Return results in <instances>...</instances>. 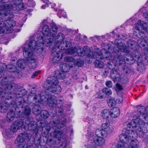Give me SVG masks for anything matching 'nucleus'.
Segmentation results:
<instances>
[{"mask_svg":"<svg viewBox=\"0 0 148 148\" xmlns=\"http://www.w3.org/2000/svg\"><path fill=\"white\" fill-rule=\"evenodd\" d=\"M101 115L103 118L108 119L110 116V111L107 109H104L101 111Z\"/></svg>","mask_w":148,"mask_h":148,"instance_id":"nucleus-33","label":"nucleus"},{"mask_svg":"<svg viewBox=\"0 0 148 148\" xmlns=\"http://www.w3.org/2000/svg\"><path fill=\"white\" fill-rule=\"evenodd\" d=\"M44 3H45L47 4L46 5H42L41 7V8L42 9H45L46 7L49 6V4L50 3L51 4V3L49 2L48 0H42Z\"/></svg>","mask_w":148,"mask_h":148,"instance_id":"nucleus-43","label":"nucleus"},{"mask_svg":"<svg viewBox=\"0 0 148 148\" xmlns=\"http://www.w3.org/2000/svg\"><path fill=\"white\" fill-rule=\"evenodd\" d=\"M66 141L64 140V141L60 145V148H66Z\"/></svg>","mask_w":148,"mask_h":148,"instance_id":"nucleus-47","label":"nucleus"},{"mask_svg":"<svg viewBox=\"0 0 148 148\" xmlns=\"http://www.w3.org/2000/svg\"><path fill=\"white\" fill-rule=\"evenodd\" d=\"M118 38L116 39L114 41L115 44L117 47V49L115 48L112 49L114 52L112 51L114 55L120 56V53L119 52H122L125 53L127 57L134 58L138 60H140V61H142V58L139 55V53L138 52V46H136L134 41L131 40H128L126 42L128 46L134 50L133 51L131 52L130 51L129 49L126 46L125 43L123 42L124 39L123 35H119L118 36Z\"/></svg>","mask_w":148,"mask_h":148,"instance_id":"nucleus-6","label":"nucleus"},{"mask_svg":"<svg viewBox=\"0 0 148 148\" xmlns=\"http://www.w3.org/2000/svg\"><path fill=\"white\" fill-rule=\"evenodd\" d=\"M134 138H132L130 143V145L131 148H138L139 142L137 140Z\"/></svg>","mask_w":148,"mask_h":148,"instance_id":"nucleus-32","label":"nucleus"},{"mask_svg":"<svg viewBox=\"0 0 148 148\" xmlns=\"http://www.w3.org/2000/svg\"><path fill=\"white\" fill-rule=\"evenodd\" d=\"M123 100V99L122 96H119L116 99V102L117 103H120L122 102Z\"/></svg>","mask_w":148,"mask_h":148,"instance_id":"nucleus-44","label":"nucleus"},{"mask_svg":"<svg viewBox=\"0 0 148 148\" xmlns=\"http://www.w3.org/2000/svg\"><path fill=\"white\" fill-rule=\"evenodd\" d=\"M47 20H44L43 21L42 23H45L47 22Z\"/></svg>","mask_w":148,"mask_h":148,"instance_id":"nucleus-58","label":"nucleus"},{"mask_svg":"<svg viewBox=\"0 0 148 148\" xmlns=\"http://www.w3.org/2000/svg\"><path fill=\"white\" fill-rule=\"evenodd\" d=\"M36 58H32V59L28 60V65L29 67L31 69H34L36 67Z\"/></svg>","mask_w":148,"mask_h":148,"instance_id":"nucleus-28","label":"nucleus"},{"mask_svg":"<svg viewBox=\"0 0 148 148\" xmlns=\"http://www.w3.org/2000/svg\"><path fill=\"white\" fill-rule=\"evenodd\" d=\"M110 116L113 118L117 117L120 115V110L118 108L114 107L110 111Z\"/></svg>","mask_w":148,"mask_h":148,"instance_id":"nucleus-25","label":"nucleus"},{"mask_svg":"<svg viewBox=\"0 0 148 148\" xmlns=\"http://www.w3.org/2000/svg\"><path fill=\"white\" fill-rule=\"evenodd\" d=\"M23 55L24 57L28 59V60L36 57L34 55L32 50L27 47V44H25L23 47Z\"/></svg>","mask_w":148,"mask_h":148,"instance_id":"nucleus-18","label":"nucleus"},{"mask_svg":"<svg viewBox=\"0 0 148 148\" xmlns=\"http://www.w3.org/2000/svg\"><path fill=\"white\" fill-rule=\"evenodd\" d=\"M76 47H72L70 49H67L66 51V53L68 54H72L75 53Z\"/></svg>","mask_w":148,"mask_h":148,"instance_id":"nucleus-37","label":"nucleus"},{"mask_svg":"<svg viewBox=\"0 0 148 148\" xmlns=\"http://www.w3.org/2000/svg\"><path fill=\"white\" fill-rule=\"evenodd\" d=\"M58 16L60 18H61L62 17L66 18V12H64V10H60L58 11Z\"/></svg>","mask_w":148,"mask_h":148,"instance_id":"nucleus-36","label":"nucleus"},{"mask_svg":"<svg viewBox=\"0 0 148 148\" xmlns=\"http://www.w3.org/2000/svg\"><path fill=\"white\" fill-rule=\"evenodd\" d=\"M135 21L134 20V18H132L126 21L124 24V25H133L134 23V22Z\"/></svg>","mask_w":148,"mask_h":148,"instance_id":"nucleus-40","label":"nucleus"},{"mask_svg":"<svg viewBox=\"0 0 148 148\" xmlns=\"http://www.w3.org/2000/svg\"><path fill=\"white\" fill-rule=\"evenodd\" d=\"M127 129L125 132L119 136V140L121 143L127 144L132 138H135L137 136H143L144 133L148 132V124L145 123L136 112L134 114V118L130 122H126Z\"/></svg>","mask_w":148,"mask_h":148,"instance_id":"nucleus-3","label":"nucleus"},{"mask_svg":"<svg viewBox=\"0 0 148 148\" xmlns=\"http://www.w3.org/2000/svg\"><path fill=\"white\" fill-rule=\"evenodd\" d=\"M5 120H2L1 121H0V125L1 126L3 125V124L5 123Z\"/></svg>","mask_w":148,"mask_h":148,"instance_id":"nucleus-53","label":"nucleus"},{"mask_svg":"<svg viewBox=\"0 0 148 148\" xmlns=\"http://www.w3.org/2000/svg\"><path fill=\"white\" fill-rule=\"evenodd\" d=\"M51 115V114H50ZM53 121H51L45 127V130L43 129L42 133L44 137H46L49 134L47 137V143L50 147H54V148H59L54 147L55 145L57 144L56 139L59 141L62 136V133L59 130L61 128L64 127L65 124L66 119L64 118L59 119L56 114V112L51 116Z\"/></svg>","mask_w":148,"mask_h":148,"instance_id":"nucleus-4","label":"nucleus"},{"mask_svg":"<svg viewBox=\"0 0 148 148\" xmlns=\"http://www.w3.org/2000/svg\"><path fill=\"white\" fill-rule=\"evenodd\" d=\"M145 8H143L142 9H141L140 10V11H143V10H145Z\"/></svg>","mask_w":148,"mask_h":148,"instance_id":"nucleus-59","label":"nucleus"},{"mask_svg":"<svg viewBox=\"0 0 148 148\" xmlns=\"http://www.w3.org/2000/svg\"><path fill=\"white\" fill-rule=\"evenodd\" d=\"M23 25L22 24H21L20 26L21 27H22L23 26Z\"/></svg>","mask_w":148,"mask_h":148,"instance_id":"nucleus-61","label":"nucleus"},{"mask_svg":"<svg viewBox=\"0 0 148 148\" xmlns=\"http://www.w3.org/2000/svg\"><path fill=\"white\" fill-rule=\"evenodd\" d=\"M135 60H137L138 62H141L140 60H138L134 58L128 57L115 55L112 61L108 62L107 65L108 67L112 70L110 72V76L112 80L114 82H121L125 83L127 82L128 79L126 77H123L120 75L117 70L118 65L121 66L123 68L124 71L126 73L130 72V69L126 66V64L131 65Z\"/></svg>","mask_w":148,"mask_h":148,"instance_id":"nucleus-5","label":"nucleus"},{"mask_svg":"<svg viewBox=\"0 0 148 148\" xmlns=\"http://www.w3.org/2000/svg\"><path fill=\"white\" fill-rule=\"evenodd\" d=\"M134 34H135L136 35V36H138V35L136 34H135V33H134Z\"/></svg>","mask_w":148,"mask_h":148,"instance_id":"nucleus-63","label":"nucleus"},{"mask_svg":"<svg viewBox=\"0 0 148 148\" xmlns=\"http://www.w3.org/2000/svg\"><path fill=\"white\" fill-rule=\"evenodd\" d=\"M27 147L26 145H24L23 144L21 145H19L18 148H25L26 147ZM29 148H33V146H29Z\"/></svg>","mask_w":148,"mask_h":148,"instance_id":"nucleus-49","label":"nucleus"},{"mask_svg":"<svg viewBox=\"0 0 148 148\" xmlns=\"http://www.w3.org/2000/svg\"><path fill=\"white\" fill-rule=\"evenodd\" d=\"M106 86L109 88H111L112 86V83L111 81H107L106 82Z\"/></svg>","mask_w":148,"mask_h":148,"instance_id":"nucleus-46","label":"nucleus"},{"mask_svg":"<svg viewBox=\"0 0 148 148\" xmlns=\"http://www.w3.org/2000/svg\"><path fill=\"white\" fill-rule=\"evenodd\" d=\"M11 130V129H6L5 131H3L2 132V134L3 136V137H4L5 139H4V140L6 142L5 144L6 145H7V146L6 147V148H13V144H12V143H11L10 144H8V143H9V140H10V139L12 137V135H13V134L14 133L12 134V136L11 137H9L8 136H7V137H5L3 135V132H5L7 130Z\"/></svg>","mask_w":148,"mask_h":148,"instance_id":"nucleus-27","label":"nucleus"},{"mask_svg":"<svg viewBox=\"0 0 148 148\" xmlns=\"http://www.w3.org/2000/svg\"><path fill=\"white\" fill-rule=\"evenodd\" d=\"M42 32L44 36L43 37H40V42H45L47 41L46 42H49V40L51 39V36L53 34H52L51 31H50L49 26L46 25L44 26L42 29Z\"/></svg>","mask_w":148,"mask_h":148,"instance_id":"nucleus-17","label":"nucleus"},{"mask_svg":"<svg viewBox=\"0 0 148 148\" xmlns=\"http://www.w3.org/2000/svg\"><path fill=\"white\" fill-rule=\"evenodd\" d=\"M40 113L41 117L43 119H46L49 117V114L47 111L46 110H41Z\"/></svg>","mask_w":148,"mask_h":148,"instance_id":"nucleus-35","label":"nucleus"},{"mask_svg":"<svg viewBox=\"0 0 148 148\" xmlns=\"http://www.w3.org/2000/svg\"><path fill=\"white\" fill-rule=\"evenodd\" d=\"M116 102V101L113 98L111 97H108V104L109 106L112 107L113 106L115 105Z\"/></svg>","mask_w":148,"mask_h":148,"instance_id":"nucleus-34","label":"nucleus"},{"mask_svg":"<svg viewBox=\"0 0 148 148\" xmlns=\"http://www.w3.org/2000/svg\"><path fill=\"white\" fill-rule=\"evenodd\" d=\"M139 38L137 40V44L138 46V49L139 47L143 48L145 50H148V38L145 37L144 33H140L139 34Z\"/></svg>","mask_w":148,"mask_h":148,"instance_id":"nucleus-16","label":"nucleus"},{"mask_svg":"<svg viewBox=\"0 0 148 148\" xmlns=\"http://www.w3.org/2000/svg\"><path fill=\"white\" fill-rule=\"evenodd\" d=\"M60 70L64 72H66L69 71L70 69V66L67 64H62L60 65Z\"/></svg>","mask_w":148,"mask_h":148,"instance_id":"nucleus-31","label":"nucleus"},{"mask_svg":"<svg viewBox=\"0 0 148 148\" xmlns=\"http://www.w3.org/2000/svg\"><path fill=\"white\" fill-rule=\"evenodd\" d=\"M62 90L61 86L57 84L53 86H50L47 89V90L55 94H59L60 93Z\"/></svg>","mask_w":148,"mask_h":148,"instance_id":"nucleus-24","label":"nucleus"},{"mask_svg":"<svg viewBox=\"0 0 148 148\" xmlns=\"http://www.w3.org/2000/svg\"><path fill=\"white\" fill-rule=\"evenodd\" d=\"M127 145L125 143H118L117 145V148H128Z\"/></svg>","mask_w":148,"mask_h":148,"instance_id":"nucleus-41","label":"nucleus"},{"mask_svg":"<svg viewBox=\"0 0 148 148\" xmlns=\"http://www.w3.org/2000/svg\"><path fill=\"white\" fill-rule=\"evenodd\" d=\"M77 64L79 66H82L83 65V62L82 61L80 60H78L77 62Z\"/></svg>","mask_w":148,"mask_h":148,"instance_id":"nucleus-51","label":"nucleus"},{"mask_svg":"<svg viewBox=\"0 0 148 148\" xmlns=\"http://www.w3.org/2000/svg\"><path fill=\"white\" fill-rule=\"evenodd\" d=\"M45 96L47 97V96H51L52 97H56V106H53V107H51V108H56V107H57L58 106H62V105H63V104L64 103V100L63 99H59L58 100V104L57 103V100L56 97L53 95H51L50 94H47L45 92Z\"/></svg>","mask_w":148,"mask_h":148,"instance_id":"nucleus-29","label":"nucleus"},{"mask_svg":"<svg viewBox=\"0 0 148 148\" xmlns=\"http://www.w3.org/2000/svg\"><path fill=\"white\" fill-rule=\"evenodd\" d=\"M56 76L57 78L60 79H63L65 78L66 75L65 73L64 72L62 71L61 72H60L59 74L56 75Z\"/></svg>","mask_w":148,"mask_h":148,"instance_id":"nucleus-39","label":"nucleus"},{"mask_svg":"<svg viewBox=\"0 0 148 148\" xmlns=\"http://www.w3.org/2000/svg\"><path fill=\"white\" fill-rule=\"evenodd\" d=\"M8 43V42H6V43H5V44H6V45H7V44Z\"/></svg>","mask_w":148,"mask_h":148,"instance_id":"nucleus-62","label":"nucleus"},{"mask_svg":"<svg viewBox=\"0 0 148 148\" xmlns=\"http://www.w3.org/2000/svg\"><path fill=\"white\" fill-rule=\"evenodd\" d=\"M56 48H57L53 47V48H51L53 49L52 51V56L53 57L52 59V62L53 63H58L62 59V57L61 53H60L59 51L55 50Z\"/></svg>","mask_w":148,"mask_h":148,"instance_id":"nucleus-20","label":"nucleus"},{"mask_svg":"<svg viewBox=\"0 0 148 148\" xmlns=\"http://www.w3.org/2000/svg\"><path fill=\"white\" fill-rule=\"evenodd\" d=\"M20 111H19L18 113H15L12 110L9 112L7 115V121L9 122H12L14 120L15 116L17 118L21 117L22 115L18 114H20Z\"/></svg>","mask_w":148,"mask_h":148,"instance_id":"nucleus-22","label":"nucleus"},{"mask_svg":"<svg viewBox=\"0 0 148 148\" xmlns=\"http://www.w3.org/2000/svg\"><path fill=\"white\" fill-rule=\"evenodd\" d=\"M45 92H42L40 95H35L34 93H32V97H31L33 98V100L32 103L35 105L33 108V112L36 115H39L41 111L40 104L42 106H46L48 105L50 107L56 106V97L50 95L45 96Z\"/></svg>","mask_w":148,"mask_h":148,"instance_id":"nucleus-8","label":"nucleus"},{"mask_svg":"<svg viewBox=\"0 0 148 148\" xmlns=\"http://www.w3.org/2000/svg\"><path fill=\"white\" fill-rule=\"evenodd\" d=\"M28 137V134L24 132L21 133L19 134L16 139V141L18 143H20L18 145V147L16 148H18L19 146L20 145L23 144L24 145H26L27 146L25 148H29V147L30 146H32V145L28 146L27 144H24L23 143L25 140Z\"/></svg>","mask_w":148,"mask_h":148,"instance_id":"nucleus-23","label":"nucleus"},{"mask_svg":"<svg viewBox=\"0 0 148 148\" xmlns=\"http://www.w3.org/2000/svg\"><path fill=\"white\" fill-rule=\"evenodd\" d=\"M12 0H0V2L3 3H6L8 2H10Z\"/></svg>","mask_w":148,"mask_h":148,"instance_id":"nucleus-52","label":"nucleus"},{"mask_svg":"<svg viewBox=\"0 0 148 148\" xmlns=\"http://www.w3.org/2000/svg\"><path fill=\"white\" fill-rule=\"evenodd\" d=\"M94 121H89V123L90 124H91L92 123H94Z\"/></svg>","mask_w":148,"mask_h":148,"instance_id":"nucleus-57","label":"nucleus"},{"mask_svg":"<svg viewBox=\"0 0 148 148\" xmlns=\"http://www.w3.org/2000/svg\"><path fill=\"white\" fill-rule=\"evenodd\" d=\"M122 87L121 85L118 83L116 84V87L115 89L116 91H119L122 90Z\"/></svg>","mask_w":148,"mask_h":148,"instance_id":"nucleus-45","label":"nucleus"},{"mask_svg":"<svg viewBox=\"0 0 148 148\" xmlns=\"http://www.w3.org/2000/svg\"><path fill=\"white\" fill-rule=\"evenodd\" d=\"M109 52L105 49H102L99 53L93 52L91 56H93L94 57L92 58H97L96 61L94 62L95 66L99 68H102L104 66V63L102 61L99 60V59H102L106 58L107 60H109L110 61H112L113 59L114 56L112 51L114 52L112 48L111 47L108 48Z\"/></svg>","mask_w":148,"mask_h":148,"instance_id":"nucleus-10","label":"nucleus"},{"mask_svg":"<svg viewBox=\"0 0 148 148\" xmlns=\"http://www.w3.org/2000/svg\"><path fill=\"white\" fill-rule=\"evenodd\" d=\"M40 39V38L39 37L37 42L34 40H30L27 44V47L32 50H34L39 54V55H40L43 50V45L46 46L45 43L47 41L45 42L43 41L41 42Z\"/></svg>","mask_w":148,"mask_h":148,"instance_id":"nucleus-12","label":"nucleus"},{"mask_svg":"<svg viewBox=\"0 0 148 148\" xmlns=\"http://www.w3.org/2000/svg\"><path fill=\"white\" fill-rule=\"evenodd\" d=\"M27 61L23 59H19L17 62V65L18 67L24 69L25 68Z\"/></svg>","mask_w":148,"mask_h":148,"instance_id":"nucleus-30","label":"nucleus"},{"mask_svg":"<svg viewBox=\"0 0 148 148\" xmlns=\"http://www.w3.org/2000/svg\"><path fill=\"white\" fill-rule=\"evenodd\" d=\"M56 108H58L59 110H58V112L60 114V115H61L63 112V109L62 106H58L56 107Z\"/></svg>","mask_w":148,"mask_h":148,"instance_id":"nucleus-48","label":"nucleus"},{"mask_svg":"<svg viewBox=\"0 0 148 148\" xmlns=\"http://www.w3.org/2000/svg\"><path fill=\"white\" fill-rule=\"evenodd\" d=\"M135 28L138 32L139 34L141 32L144 33L143 32H140V28L148 33V25L145 22L142 21L140 20L138 21L135 25Z\"/></svg>","mask_w":148,"mask_h":148,"instance_id":"nucleus-19","label":"nucleus"},{"mask_svg":"<svg viewBox=\"0 0 148 148\" xmlns=\"http://www.w3.org/2000/svg\"><path fill=\"white\" fill-rule=\"evenodd\" d=\"M17 59V58L16 57H14L11 60L12 61H15Z\"/></svg>","mask_w":148,"mask_h":148,"instance_id":"nucleus-56","label":"nucleus"},{"mask_svg":"<svg viewBox=\"0 0 148 148\" xmlns=\"http://www.w3.org/2000/svg\"><path fill=\"white\" fill-rule=\"evenodd\" d=\"M64 60L67 62H72L75 61V59L73 57L69 56H67L64 58Z\"/></svg>","mask_w":148,"mask_h":148,"instance_id":"nucleus-42","label":"nucleus"},{"mask_svg":"<svg viewBox=\"0 0 148 148\" xmlns=\"http://www.w3.org/2000/svg\"><path fill=\"white\" fill-rule=\"evenodd\" d=\"M47 82L49 84L52 85V86L57 84L58 82V79L55 76L48 77L47 78Z\"/></svg>","mask_w":148,"mask_h":148,"instance_id":"nucleus-26","label":"nucleus"},{"mask_svg":"<svg viewBox=\"0 0 148 148\" xmlns=\"http://www.w3.org/2000/svg\"><path fill=\"white\" fill-rule=\"evenodd\" d=\"M88 141L87 145H85V148H97L102 147L105 144V137L101 136V134L97 135L96 132H90L88 133Z\"/></svg>","mask_w":148,"mask_h":148,"instance_id":"nucleus-11","label":"nucleus"},{"mask_svg":"<svg viewBox=\"0 0 148 148\" xmlns=\"http://www.w3.org/2000/svg\"><path fill=\"white\" fill-rule=\"evenodd\" d=\"M14 7L18 10L24 9L25 6L22 0H14L11 4H5L0 6V34L11 33L12 27L16 25L14 21L11 19L14 17L10 12L11 9Z\"/></svg>","mask_w":148,"mask_h":148,"instance_id":"nucleus-2","label":"nucleus"},{"mask_svg":"<svg viewBox=\"0 0 148 148\" xmlns=\"http://www.w3.org/2000/svg\"><path fill=\"white\" fill-rule=\"evenodd\" d=\"M18 92L13 94L14 97L18 99L15 102L16 106L18 108H24L23 110L22 114H18L19 115H21V117H24L23 121L17 120L14 122L13 123L11 130H8L5 132H3V135L5 137L8 136L11 137L12 134L16 132L18 130L21 128L22 130H25L24 131L29 130L30 131H33L36 134L38 133V130L36 123V122L32 121L31 117H29L31 110L27 106L29 98L32 97V93L28 97L25 94V90L22 88H19Z\"/></svg>","mask_w":148,"mask_h":148,"instance_id":"nucleus-1","label":"nucleus"},{"mask_svg":"<svg viewBox=\"0 0 148 148\" xmlns=\"http://www.w3.org/2000/svg\"><path fill=\"white\" fill-rule=\"evenodd\" d=\"M5 67L6 70L8 71L11 73L15 72L16 77H20L22 76V75L19 73L16 66L13 64H8L6 66L5 64L0 63V78L3 76Z\"/></svg>","mask_w":148,"mask_h":148,"instance_id":"nucleus-14","label":"nucleus"},{"mask_svg":"<svg viewBox=\"0 0 148 148\" xmlns=\"http://www.w3.org/2000/svg\"><path fill=\"white\" fill-rule=\"evenodd\" d=\"M102 129H97L96 130V133L97 135L101 134V136L106 137L108 134L113 132L114 128L109 123H103L101 125Z\"/></svg>","mask_w":148,"mask_h":148,"instance_id":"nucleus-13","label":"nucleus"},{"mask_svg":"<svg viewBox=\"0 0 148 148\" xmlns=\"http://www.w3.org/2000/svg\"><path fill=\"white\" fill-rule=\"evenodd\" d=\"M99 94H100V93H99V94L98 95V96L97 97L99 99H102L103 97V96L102 95H99Z\"/></svg>","mask_w":148,"mask_h":148,"instance_id":"nucleus-54","label":"nucleus"},{"mask_svg":"<svg viewBox=\"0 0 148 148\" xmlns=\"http://www.w3.org/2000/svg\"><path fill=\"white\" fill-rule=\"evenodd\" d=\"M73 77V78L74 79H77V76L75 74H74L72 76Z\"/></svg>","mask_w":148,"mask_h":148,"instance_id":"nucleus-55","label":"nucleus"},{"mask_svg":"<svg viewBox=\"0 0 148 148\" xmlns=\"http://www.w3.org/2000/svg\"><path fill=\"white\" fill-rule=\"evenodd\" d=\"M84 37L85 38H87V37H86V36H84Z\"/></svg>","mask_w":148,"mask_h":148,"instance_id":"nucleus-64","label":"nucleus"},{"mask_svg":"<svg viewBox=\"0 0 148 148\" xmlns=\"http://www.w3.org/2000/svg\"><path fill=\"white\" fill-rule=\"evenodd\" d=\"M53 6L51 7L52 8H54L55 6V4L54 3L53 4Z\"/></svg>","mask_w":148,"mask_h":148,"instance_id":"nucleus-60","label":"nucleus"},{"mask_svg":"<svg viewBox=\"0 0 148 148\" xmlns=\"http://www.w3.org/2000/svg\"><path fill=\"white\" fill-rule=\"evenodd\" d=\"M40 71H37L33 73V75H32V78H34L35 77L38 75V74L40 73Z\"/></svg>","mask_w":148,"mask_h":148,"instance_id":"nucleus-50","label":"nucleus"},{"mask_svg":"<svg viewBox=\"0 0 148 148\" xmlns=\"http://www.w3.org/2000/svg\"><path fill=\"white\" fill-rule=\"evenodd\" d=\"M12 78L7 76L4 78L1 82V85L3 86V89L0 88V101H2L0 103V112L2 113L6 112L8 108L4 104L5 99L9 100L12 97L11 94L12 91L14 92L15 84L10 83Z\"/></svg>","mask_w":148,"mask_h":148,"instance_id":"nucleus-7","label":"nucleus"},{"mask_svg":"<svg viewBox=\"0 0 148 148\" xmlns=\"http://www.w3.org/2000/svg\"><path fill=\"white\" fill-rule=\"evenodd\" d=\"M59 26H57L56 24H53L50 28L51 31L54 33L51 36V39L49 41L45 43L47 47H49L50 48H53V46L58 49L61 50L66 49L67 47L71 46V42L69 41L65 42L63 40L65 38L64 34L62 33H59L56 36V34Z\"/></svg>","mask_w":148,"mask_h":148,"instance_id":"nucleus-9","label":"nucleus"},{"mask_svg":"<svg viewBox=\"0 0 148 148\" xmlns=\"http://www.w3.org/2000/svg\"><path fill=\"white\" fill-rule=\"evenodd\" d=\"M20 111H19L18 113H15L12 110L9 112L7 115V121L9 122H12L14 120L15 116L17 118L21 117L22 115L18 114H20Z\"/></svg>","mask_w":148,"mask_h":148,"instance_id":"nucleus-21","label":"nucleus"},{"mask_svg":"<svg viewBox=\"0 0 148 148\" xmlns=\"http://www.w3.org/2000/svg\"><path fill=\"white\" fill-rule=\"evenodd\" d=\"M75 53L80 56H86L90 59L94 57L93 56H91V54H93L92 52L91 51L89 47L87 46L84 47L82 49L80 47H76Z\"/></svg>","mask_w":148,"mask_h":148,"instance_id":"nucleus-15","label":"nucleus"},{"mask_svg":"<svg viewBox=\"0 0 148 148\" xmlns=\"http://www.w3.org/2000/svg\"><path fill=\"white\" fill-rule=\"evenodd\" d=\"M102 92L108 95H110L112 94V92L110 89L106 88H104L103 89Z\"/></svg>","mask_w":148,"mask_h":148,"instance_id":"nucleus-38","label":"nucleus"}]
</instances>
